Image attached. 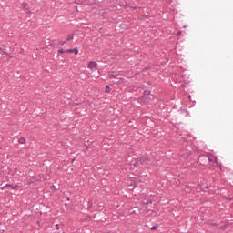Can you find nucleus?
I'll return each instance as SVG.
<instances>
[{
  "instance_id": "7ed1b4c3",
  "label": "nucleus",
  "mask_w": 233,
  "mask_h": 233,
  "mask_svg": "<svg viewBox=\"0 0 233 233\" xmlns=\"http://www.w3.org/2000/svg\"><path fill=\"white\" fill-rule=\"evenodd\" d=\"M133 167H141V163L139 162V158H136L134 161H132Z\"/></svg>"
},
{
  "instance_id": "9b49d317",
  "label": "nucleus",
  "mask_w": 233,
  "mask_h": 233,
  "mask_svg": "<svg viewBox=\"0 0 233 233\" xmlns=\"http://www.w3.org/2000/svg\"><path fill=\"white\" fill-rule=\"evenodd\" d=\"M66 54H74L73 49L66 50Z\"/></svg>"
},
{
  "instance_id": "6e6552de",
  "label": "nucleus",
  "mask_w": 233,
  "mask_h": 233,
  "mask_svg": "<svg viewBox=\"0 0 233 233\" xmlns=\"http://www.w3.org/2000/svg\"><path fill=\"white\" fill-rule=\"evenodd\" d=\"M22 6H23V8H24L25 10H27V11H28V4L23 3V4H22Z\"/></svg>"
},
{
  "instance_id": "9d476101",
  "label": "nucleus",
  "mask_w": 233,
  "mask_h": 233,
  "mask_svg": "<svg viewBox=\"0 0 233 233\" xmlns=\"http://www.w3.org/2000/svg\"><path fill=\"white\" fill-rule=\"evenodd\" d=\"M73 53L77 56L79 54V50L77 48L73 49Z\"/></svg>"
},
{
  "instance_id": "39448f33",
  "label": "nucleus",
  "mask_w": 233,
  "mask_h": 233,
  "mask_svg": "<svg viewBox=\"0 0 233 233\" xmlns=\"http://www.w3.org/2000/svg\"><path fill=\"white\" fill-rule=\"evenodd\" d=\"M73 39H74V35L70 34L66 38V43H68V42L72 41Z\"/></svg>"
},
{
  "instance_id": "0eeeda50",
  "label": "nucleus",
  "mask_w": 233,
  "mask_h": 233,
  "mask_svg": "<svg viewBox=\"0 0 233 233\" xmlns=\"http://www.w3.org/2000/svg\"><path fill=\"white\" fill-rule=\"evenodd\" d=\"M11 187V188H12L13 190L17 187V186L12 187V185L6 184V185L5 186V188H8V187Z\"/></svg>"
},
{
  "instance_id": "f3484780",
  "label": "nucleus",
  "mask_w": 233,
  "mask_h": 233,
  "mask_svg": "<svg viewBox=\"0 0 233 233\" xmlns=\"http://www.w3.org/2000/svg\"><path fill=\"white\" fill-rule=\"evenodd\" d=\"M177 35H181V31H178V32H177Z\"/></svg>"
},
{
  "instance_id": "f8f14e48",
  "label": "nucleus",
  "mask_w": 233,
  "mask_h": 233,
  "mask_svg": "<svg viewBox=\"0 0 233 233\" xmlns=\"http://www.w3.org/2000/svg\"><path fill=\"white\" fill-rule=\"evenodd\" d=\"M159 226L157 224V225H155V226H153L152 228H151V230H157V228H158Z\"/></svg>"
},
{
  "instance_id": "4468645a",
  "label": "nucleus",
  "mask_w": 233,
  "mask_h": 233,
  "mask_svg": "<svg viewBox=\"0 0 233 233\" xmlns=\"http://www.w3.org/2000/svg\"><path fill=\"white\" fill-rule=\"evenodd\" d=\"M144 96H150V91L145 90L144 91Z\"/></svg>"
},
{
  "instance_id": "f03ea898",
  "label": "nucleus",
  "mask_w": 233,
  "mask_h": 233,
  "mask_svg": "<svg viewBox=\"0 0 233 233\" xmlns=\"http://www.w3.org/2000/svg\"><path fill=\"white\" fill-rule=\"evenodd\" d=\"M88 68H90V70H97V63L94 62V61H90L88 63Z\"/></svg>"
},
{
  "instance_id": "ddd939ff",
  "label": "nucleus",
  "mask_w": 233,
  "mask_h": 233,
  "mask_svg": "<svg viewBox=\"0 0 233 233\" xmlns=\"http://www.w3.org/2000/svg\"><path fill=\"white\" fill-rule=\"evenodd\" d=\"M58 53L59 54H66V50L59 49Z\"/></svg>"
},
{
  "instance_id": "20e7f679",
  "label": "nucleus",
  "mask_w": 233,
  "mask_h": 233,
  "mask_svg": "<svg viewBox=\"0 0 233 233\" xmlns=\"http://www.w3.org/2000/svg\"><path fill=\"white\" fill-rule=\"evenodd\" d=\"M109 79H116L117 78V74L116 72H112L109 74Z\"/></svg>"
},
{
  "instance_id": "f257e3e1",
  "label": "nucleus",
  "mask_w": 233,
  "mask_h": 233,
  "mask_svg": "<svg viewBox=\"0 0 233 233\" xmlns=\"http://www.w3.org/2000/svg\"><path fill=\"white\" fill-rule=\"evenodd\" d=\"M138 159H139L140 165H148V163H150V158L147 157H139Z\"/></svg>"
},
{
  "instance_id": "1a4fd4ad",
  "label": "nucleus",
  "mask_w": 233,
  "mask_h": 233,
  "mask_svg": "<svg viewBox=\"0 0 233 233\" xmlns=\"http://www.w3.org/2000/svg\"><path fill=\"white\" fill-rule=\"evenodd\" d=\"M106 92L109 94V92L112 90V88L109 86H106Z\"/></svg>"
},
{
  "instance_id": "423d86ee",
  "label": "nucleus",
  "mask_w": 233,
  "mask_h": 233,
  "mask_svg": "<svg viewBox=\"0 0 233 233\" xmlns=\"http://www.w3.org/2000/svg\"><path fill=\"white\" fill-rule=\"evenodd\" d=\"M18 143H19L20 145H25V143H26V139H25V137H20V138L18 139Z\"/></svg>"
},
{
  "instance_id": "dca6fc26",
  "label": "nucleus",
  "mask_w": 233,
  "mask_h": 233,
  "mask_svg": "<svg viewBox=\"0 0 233 233\" xmlns=\"http://www.w3.org/2000/svg\"><path fill=\"white\" fill-rule=\"evenodd\" d=\"M56 230H59V224H56Z\"/></svg>"
},
{
  "instance_id": "2eb2a0df",
  "label": "nucleus",
  "mask_w": 233,
  "mask_h": 233,
  "mask_svg": "<svg viewBox=\"0 0 233 233\" xmlns=\"http://www.w3.org/2000/svg\"><path fill=\"white\" fill-rule=\"evenodd\" d=\"M59 45H61L62 46H63V45H66V41L65 40V41H61L60 43H59Z\"/></svg>"
}]
</instances>
